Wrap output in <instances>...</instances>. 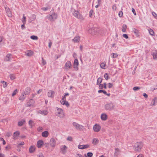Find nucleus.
Here are the masks:
<instances>
[{"instance_id": "nucleus-39", "label": "nucleus", "mask_w": 157, "mask_h": 157, "mask_svg": "<svg viewBox=\"0 0 157 157\" xmlns=\"http://www.w3.org/2000/svg\"><path fill=\"white\" fill-rule=\"evenodd\" d=\"M152 55L153 56V58L154 59H156L157 58V53H156V52H153L152 53Z\"/></svg>"}, {"instance_id": "nucleus-19", "label": "nucleus", "mask_w": 157, "mask_h": 157, "mask_svg": "<svg viewBox=\"0 0 157 157\" xmlns=\"http://www.w3.org/2000/svg\"><path fill=\"white\" fill-rule=\"evenodd\" d=\"M36 150V147L34 146H31L29 149V151L30 153H32L34 152Z\"/></svg>"}, {"instance_id": "nucleus-43", "label": "nucleus", "mask_w": 157, "mask_h": 157, "mask_svg": "<svg viewBox=\"0 0 157 157\" xmlns=\"http://www.w3.org/2000/svg\"><path fill=\"white\" fill-rule=\"evenodd\" d=\"M42 65H44L46 64V61L43 58H42Z\"/></svg>"}, {"instance_id": "nucleus-17", "label": "nucleus", "mask_w": 157, "mask_h": 157, "mask_svg": "<svg viewBox=\"0 0 157 157\" xmlns=\"http://www.w3.org/2000/svg\"><path fill=\"white\" fill-rule=\"evenodd\" d=\"M44 144V142L42 140L38 141L37 143L36 146L38 148L41 147Z\"/></svg>"}, {"instance_id": "nucleus-14", "label": "nucleus", "mask_w": 157, "mask_h": 157, "mask_svg": "<svg viewBox=\"0 0 157 157\" xmlns=\"http://www.w3.org/2000/svg\"><path fill=\"white\" fill-rule=\"evenodd\" d=\"M120 150L118 148H116L115 149L114 155L115 157H117L120 154Z\"/></svg>"}, {"instance_id": "nucleus-38", "label": "nucleus", "mask_w": 157, "mask_h": 157, "mask_svg": "<svg viewBox=\"0 0 157 157\" xmlns=\"http://www.w3.org/2000/svg\"><path fill=\"white\" fill-rule=\"evenodd\" d=\"M30 38L33 40H37L38 39V37L37 36L32 35L30 36Z\"/></svg>"}, {"instance_id": "nucleus-27", "label": "nucleus", "mask_w": 157, "mask_h": 157, "mask_svg": "<svg viewBox=\"0 0 157 157\" xmlns=\"http://www.w3.org/2000/svg\"><path fill=\"white\" fill-rule=\"evenodd\" d=\"M33 52L31 50H28L25 52V55L27 56H31L33 55Z\"/></svg>"}, {"instance_id": "nucleus-45", "label": "nucleus", "mask_w": 157, "mask_h": 157, "mask_svg": "<svg viewBox=\"0 0 157 157\" xmlns=\"http://www.w3.org/2000/svg\"><path fill=\"white\" fill-rule=\"evenodd\" d=\"M17 89H15L13 92V93L12 94V96H15L16 95V94H17Z\"/></svg>"}, {"instance_id": "nucleus-29", "label": "nucleus", "mask_w": 157, "mask_h": 157, "mask_svg": "<svg viewBox=\"0 0 157 157\" xmlns=\"http://www.w3.org/2000/svg\"><path fill=\"white\" fill-rule=\"evenodd\" d=\"M132 32L134 33L137 36L139 35V31L136 29L133 28L132 29Z\"/></svg>"}, {"instance_id": "nucleus-44", "label": "nucleus", "mask_w": 157, "mask_h": 157, "mask_svg": "<svg viewBox=\"0 0 157 157\" xmlns=\"http://www.w3.org/2000/svg\"><path fill=\"white\" fill-rule=\"evenodd\" d=\"M140 88L138 86H135L133 88V90L134 91H136L139 90Z\"/></svg>"}, {"instance_id": "nucleus-63", "label": "nucleus", "mask_w": 157, "mask_h": 157, "mask_svg": "<svg viewBox=\"0 0 157 157\" xmlns=\"http://www.w3.org/2000/svg\"><path fill=\"white\" fill-rule=\"evenodd\" d=\"M36 16L35 14H33L32 16V17L33 18V20H34L36 18Z\"/></svg>"}, {"instance_id": "nucleus-58", "label": "nucleus", "mask_w": 157, "mask_h": 157, "mask_svg": "<svg viewBox=\"0 0 157 157\" xmlns=\"http://www.w3.org/2000/svg\"><path fill=\"white\" fill-rule=\"evenodd\" d=\"M113 85L110 83H108V87L109 88H111L113 86Z\"/></svg>"}, {"instance_id": "nucleus-16", "label": "nucleus", "mask_w": 157, "mask_h": 157, "mask_svg": "<svg viewBox=\"0 0 157 157\" xmlns=\"http://www.w3.org/2000/svg\"><path fill=\"white\" fill-rule=\"evenodd\" d=\"M20 132L18 131L15 132L13 134V139L16 140L18 139L20 135Z\"/></svg>"}, {"instance_id": "nucleus-46", "label": "nucleus", "mask_w": 157, "mask_h": 157, "mask_svg": "<svg viewBox=\"0 0 157 157\" xmlns=\"http://www.w3.org/2000/svg\"><path fill=\"white\" fill-rule=\"evenodd\" d=\"M123 12L121 11H120L119 12L118 15L120 17H121L123 16Z\"/></svg>"}, {"instance_id": "nucleus-7", "label": "nucleus", "mask_w": 157, "mask_h": 157, "mask_svg": "<svg viewBox=\"0 0 157 157\" xmlns=\"http://www.w3.org/2000/svg\"><path fill=\"white\" fill-rule=\"evenodd\" d=\"M67 147L65 145H63L60 147V152L63 154L66 153Z\"/></svg>"}, {"instance_id": "nucleus-52", "label": "nucleus", "mask_w": 157, "mask_h": 157, "mask_svg": "<svg viewBox=\"0 0 157 157\" xmlns=\"http://www.w3.org/2000/svg\"><path fill=\"white\" fill-rule=\"evenodd\" d=\"M42 10L43 11H46L49 9V8L48 7H42L41 8Z\"/></svg>"}, {"instance_id": "nucleus-60", "label": "nucleus", "mask_w": 157, "mask_h": 157, "mask_svg": "<svg viewBox=\"0 0 157 157\" xmlns=\"http://www.w3.org/2000/svg\"><path fill=\"white\" fill-rule=\"evenodd\" d=\"M143 95L145 98H147L148 97L147 95L145 93H144L143 94Z\"/></svg>"}, {"instance_id": "nucleus-15", "label": "nucleus", "mask_w": 157, "mask_h": 157, "mask_svg": "<svg viewBox=\"0 0 157 157\" xmlns=\"http://www.w3.org/2000/svg\"><path fill=\"white\" fill-rule=\"evenodd\" d=\"M5 9L7 16L9 17H12V14L11 13V11L10 10V9L9 8L6 7Z\"/></svg>"}, {"instance_id": "nucleus-18", "label": "nucleus", "mask_w": 157, "mask_h": 157, "mask_svg": "<svg viewBox=\"0 0 157 157\" xmlns=\"http://www.w3.org/2000/svg\"><path fill=\"white\" fill-rule=\"evenodd\" d=\"M101 118L102 121H105L107 120L108 117L106 114L103 113L101 115Z\"/></svg>"}, {"instance_id": "nucleus-48", "label": "nucleus", "mask_w": 157, "mask_h": 157, "mask_svg": "<svg viewBox=\"0 0 157 157\" xmlns=\"http://www.w3.org/2000/svg\"><path fill=\"white\" fill-rule=\"evenodd\" d=\"M67 140L69 141H72V137L71 136H68L67 138Z\"/></svg>"}, {"instance_id": "nucleus-61", "label": "nucleus", "mask_w": 157, "mask_h": 157, "mask_svg": "<svg viewBox=\"0 0 157 157\" xmlns=\"http://www.w3.org/2000/svg\"><path fill=\"white\" fill-rule=\"evenodd\" d=\"M93 11L92 10H91L89 12V16L91 17L92 16Z\"/></svg>"}, {"instance_id": "nucleus-30", "label": "nucleus", "mask_w": 157, "mask_h": 157, "mask_svg": "<svg viewBox=\"0 0 157 157\" xmlns=\"http://www.w3.org/2000/svg\"><path fill=\"white\" fill-rule=\"evenodd\" d=\"M102 78L100 77L98 78L97 80V85H98L101 84L102 81Z\"/></svg>"}, {"instance_id": "nucleus-54", "label": "nucleus", "mask_w": 157, "mask_h": 157, "mask_svg": "<svg viewBox=\"0 0 157 157\" xmlns=\"http://www.w3.org/2000/svg\"><path fill=\"white\" fill-rule=\"evenodd\" d=\"M122 36L126 39H128V36L127 34H124Z\"/></svg>"}, {"instance_id": "nucleus-21", "label": "nucleus", "mask_w": 157, "mask_h": 157, "mask_svg": "<svg viewBox=\"0 0 157 157\" xmlns=\"http://www.w3.org/2000/svg\"><path fill=\"white\" fill-rule=\"evenodd\" d=\"M30 88L29 87H27L25 89V91L23 93H24L25 95H27L30 94Z\"/></svg>"}, {"instance_id": "nucleus-49", "label": "nucleus", "mask_w": 157, "mask_h": 157, "mask_svg": "<svg viewBox=\"0 0 157 157\" xmlns=\"http://www.w3.org/2000/svg\"><path fill=\"white\" fill-rule=\"evenodd\" d=\"M89 146L88 144H86L84 145H83V149L88 148L89 147Z\"/></svg>"}, {"instance_id": "nucleus-47", "label": "nucleus", "mask_w": 157, "mask_h": 157, "mask_svg": "<svg viewBox=\"0 0 157 157\" xmlns=\"http://www.w3.org/2000/svg\"><path fill=\"white\" fill-rule=\"evenodd\" d=\"M104 78L105 79L107 80L109 79V76L107 73H105L104 75Z\"/></svg>"}, {"instance_id": "nucleus-32", "label": "nucleus", "mask_w": 157, "mask_h": 157, "mask_svg": "<svg viewBox=\"0 0 157 157\" xmlns=\"http://www.w3.org/2000/svg\"><path fill=\"white\" fill-rule=\"evenodd\" d=\"M148 31L149 34L153 36L154 35V32L152 29H148Z\"/></svg>"}, {"instance_id": "nucleus-57", "label": "nucleus", "mask_w": 157, "mask_h": 157, "mask_svg": "<svg viewBox=\"0 0 157 157\" xmlns=\"http://www.w3.org/2000/svg\"><path fill=\"white\" fill-rule=\"evenodd\" d=\"M37 157H44L42 153H39L37 155Z\"/></svg>"}, {"instance_id": "nucleus-2", "label": "nucleus", "mask_w": 157, "mask_h": 157, "mask_svg": "<svg viewBox=\"0 0 157 157\" xmlns=\"http://www.w3.org/2000/svg\"><path fill=\"white\" fill-rule=\"evenodd\" d=\"M50 14L47 15L46 17L51 21H53L56 19L57 17V13L54 12V9H52L50 12Z\"/></svg>"}, {"instance_id": "nucleus-10", "label": "nucleus", "mask_w": 157, "mask_h": 157, "mask_svg": "<svg viewBox=\"0 0 157 157\" xmlns=\"http://www.w3.org/2000/svg\"><path fill=\"white\" fill-rule=\"evenodd\" d=\"M78 60L77 59H75L74 61L73 67L76 71H77L78 70Z\"/></svg>"}, {"instance_id": "nucleus-4", "label": "nucleus", "mask_w": 157, "mask_h": 157, "mask_svg": "<svg viewBox=\"0 0 157 157\" xmlns=\"http://www.w3.org/2000/svg\"><path fill=\"white\" fill-rule=\"evenodd\" d=\"M72 124L73 126L78 130L81 131L82 130L84 127L83 126L75 122H73Z\"/></svg>"}, {"instance_id": "nucleus-50", "label": "nucleus", "mask_w": 157, "mask_h": 157, "mask_svg": "<svg viewBox=\"0 0 157 157\" xmlns=\"http://www.w3.org/2000/svg\"><path fill=\"white\" fill-rule=\"evenodd\" d=\"M66 102V100H64L62 99L60 101V102L61 104L63 105H64L65 104Z\"/></svg>"}, {"instance_id": "nucleus-36", "label": "nucleus", "mask_w": 157, "mask_h": 157, "mask_svg": "<svg viewBox=\"0 0 157 157\" xmlns=\"http://www.w3.org/2000/svg\"><path fill=\"white\" fill-rule=\"evenodd\" d=\"M106 64L104 62H103L101 63L100 65V67L103 69H105V67Z\"/></svg>"}, {"instance_id": "nucleus-31", "label": "nucleus", "mask_w": 157, "mask_h": 157, "mask_svg": "<svg viewBox=\"0 0 157 157\" xmlns=\"http://www.w3.org/2000/svg\"><path fill=\"white\" fill-rule=\"evenodd\" d=\"M127 28V26L126 25H122V32H125L126 31V29Z\"/></svg>"}, {"instance_id": "nucleus-41", "label": "nucleus", "mask_w": 157, "mask_h": 157, "mask_svg": "<svg viewBox=\"0 0 157 157\" xmlns=\"http://www.w3.org/2000/svg\"><path fill=\"white\" fill-rule=\"evenodd\" d=\"M112 54L113 56L112 57L113 58H117L118 57V55L117 53H112Z\"/></svg>"}, {"instance_id": "nucleus-64", "label": "nucleus", "mask_w": 157, "mask_h": 157, "mask_svg": "<svg viewBox=\"0 0 157 157\" xmlns=\"http://www.w3.org/2000/svg\"><path fill=\"white\" fill-rule=\"evenodd\" d=\"M152 15L155 17L157 16V14L154 12H152Z\"/></svg>"}, {"instance_id": "nucleus-12", "label": "nucleus", "mask_w": 157, "mask_h": 157, "mask_svg": "<svg viewBox=\"0 0 157 157\" xmlns=\"http://www.w3.org/2000/svg\"><path fill=\"white\" fill-rule=\"evenodd\" d=\"M65 68L67 70H68L71 68V63L69 61H67L65 64Z\"/></svg>"}, {"instance_id": "nucleus-37", "label": "nucleus", "mask_w": 157, "mask_h": 157, "mask_svg": "<svg viewBox=\"0 0 157 157\" xmlns=\"http://www.w3.org/2000/svg\"><path fill=\"white\" fill-rule=\"evenodd\" d=\"M10 77L11 80H13L15 78V76L14 74H10Z\"/></svg>"}, {"instance_id": "nucleus-53", "label": "nucleus", "mask_w": 157, "mask_h": 157, "mask_svg": "<svg viewBox=\"0 0 157 157\" xmlns=\"http://www.w3.org/2000/svg\"><path fill=\"white\" fill-rule=\"evenodd\" d=\"M78 147L79 149H83V145H81L79 144L78 145Z\"/></svg>"}, {"instance_id": "nucleus-34", "label": "nucleus", "mask_w": 157, "mask_h": 157, "mask_svg": "<svg viewBox=\"0 0 157 157\" xmlns=\"http://www.w3.org/2000/svg\"><path fill=\"white\" fill-rule=\"evenodd\" d=\"M22 22L24 24H25L26 23V17L25 16V14L23 15V17L21 20Z\"/></svg>"}, {"instance_id": "nucleus-9", "label": "nucleus", "mask_w": 157, "mask_h": 157, "mask_svg": "<svg viewBox=\"0 0 157 157\" xmlns=\"http://www.w3.org/2000/svg\"><path fill=\"white\" fill-rule=\"evenodd\" d=\"M93 129L95 132H98L101 129V126L99 124H96L93 126Z\"/></svg>"}, {"instance_id": "nucleus-42", "label": "nucleus", "mask_w": 157, "mask_h": 157, "mask_svg": "<svg viewBox=\"0 0 157 157\" xmlns=\"http://www.w3.org/2000/svg\"><path fill=\"white\" fill-rule=\"evenodd\" d=\"M1 82H2L3 84V86L4 88H5L7 86V83L6 82L3 81Z\"/></svg>"}, {"instance_id": "nucleus-6", "label": "nucleus", "mask_w": 157, "mask_h": 157, "mask_svg": "<svg viewBox=\"0 0 157 157\" xmlns=\"http://www.w3.org/2000/svg\"><path fill=\"white\" fill-rule=\"evenodd\" d=\"M56 115L61 118H63L64 115L63 110L60 108H58L57 110Z\"/></svg>"}, {"instance_id": "nucleus-51", "label": "nucleus", "mask_w": 157, "mask_h": 157, "mask_svg": "<svg viewBox=\"0 0 157 157\" xmlns=\"http://www.w3.org/2000/svg\"><path fill=\"white\" fill-rule=\"evenodd\" d=\"M99 85V89H103L104 88L103 84H100Z\"/></svg>"}, {"instance_id": "nucleus-55", "label": "nucleus", "mask_w": 157, "mask_h": 157, "mask_svg": "<svg viewBox=\"0 0 157 157\" xmlns=\"http://www.w3.org/2000/svg\"><path fill=\"white\" fill-rule=\"evenodd\" d=\"M155 98H154L153 100H152V102L151 103V105H154L155 104Z\"/></svg>"}, {"instance_id": "nucleus-13", "label": "nucleus", "mask_w": 157, "mask_h": 157, "mask_svg": "<svg viewBox=\"0 0 157 157\" xmlns=\"http://www.w3.org/2000/svg\"><path fill=\"white\" fill-rule=\"evenodd\" d=\"M55 92L53 90H49L48 92V96L49 97L53 98L54 96Z\"/></svg>"}, {"instance_id": "nucleus-62", "label": "nucleus", "mask_w": 157, "mask_h": 157, "mask_svg": "<svg viewBox=\"0 0 157 157\" xmlns=\"http://www.w3.org/2000/svg\"><path fill=\"white\" fill-rule=\"evenodd\" d=\"M132 13H133L134 15H136V13H135V9L134 8H132Z\"/></svg>"}, {"instance_id": "nucleus-59", "label": "nucleus", "mask_w": 157, "mask_h": 157, "mask_svg": "<svg viewBox=\"0 0 157 157\" xmlns=\"http://www.w3.org/2000/svg\"><path fill=\"white\" fill-rule=\"evenodd\" d=\"M50 42L48 44V47L50 48H51V45L52 44V42L51 40H50Z\"/></svg>"}, {"instance_id": "nucleus-5", "label": "nucleus", "mask_w": 157, "mask_h": 157, "mask_svg": "<svg viewBox=\"0 0 157 157\" xmlns=\"http://www.w3.org/2000/svg\"><path fill=\"white\" fill-rule=\"evenodd\" d=\"M73 14L75 17L78 19H79L82 20H83L84 19L83 17L78 11L74 10V12L73 13Z\"/></svg>"}, {"instance_id": "nucleus-3", "label": "nucleus", "mask_w": 157, "mask_h": 157, "mask_svg": "<svg viewBox=\"0 0 157 157\" xmlns=\"http://www.w3.org/2000/svg\"><path fill=\"white\" fill-rule=\"evenodd\" d=\"M115 105L112 102L107 103L104 106L105 109L107 111H111L115 109Z\"/></svg>"}, {"instance_id": "nucleus-33", "label": "nucleus", "mask_w": 157, "mask_h": 157, "mask_svg": "<svg viewBox=\"0 0 157 157\" xmlns=\"http://www.w3.org/2000/svg\"><path fill=\"white\" fill-rule=\"evenodd\" d=\"M33 101V100L32 99H31L29 101L27 102L26 103V106L28 107L31 106L32 105V104L31 103V101Z\"/></svg>"}, {"instance_id": "nucleus-25", "label": "nucleus", "mask_w": 157, "mask_h": 157, "mask_svg": "<svg viewBox=\"0 0 157 157\" xmlns=\"http://www.w3.org/2000/svg\"><path fill=\"white\" fill-rule=\"evenodd\" d=\"M49 135V133L48 131H45L42 132L41 134L42 136L44 137H47Z\"/></svg>"}, {"instance_id": "nucleus-1", "label": "nucleus", "mask_w": 157, "mask_h": 157, "mask_svg": "<svg viewBox=\"0 0 157 157\" xmlns=\"http://www.w3.org/2000/svg\"><path fill=\"white\" fill-rule=\"evenodd\" d=\"M143 146V143L140 141L136 142L133 146V148L134 151L136 152H140Z\"/></svg>"}, {"instance_id": "nucleus-56", "label": "nucleus", "mask_w": 157, "mask_h": 157, "mask_svg": "<svg viewBox=\"0 0 157 157\" xmlns=\"http://www.w3.org/2000/svg\"><path fill=\"white\" fill-rule=\"evenodd\" d=\"M11 133L10 132H7L6 134V136L7 137H9L11 136Z\"/></svg>"}, {"instance_id": "nucleus-35", "label": "nucleus", "mask_w": 157, "mask_h": 157, "mask_svg": "<svg viewBox=\"0 0 157 157\" xmlns=\"http://www.w3.org/2000/svg\"><path fill=\"white\" fill-rule=\"evenodd\" d=\"M93 155V153L92 152H88L87 154V156H86V155H85V156L86 157H92Z\"/></svg>"}, {"instance_id": "nucleus-23", "label": "nucleus", "mask_w": 157, "mask_h": 157, "mask_svg": "<svg viewBox=\"0 0 157 157\" xmlns=\"http://www.w3.org/2000/svg\"><path fill=\"white\" fill-rule=\"evenodd\" d=\"M12 56L10 54H8L6 57L4 58V60L5 61H8L10 60L11 59V56Z\"/></svg>"}, {"instance_id": "nucleus-24", "label": "nucleus", "mask_w": 157, "mask_h": 157, "mask_svg": "<svg viewBox=\"0 0 157 157\" xmlns=\"http://www.w3.org/2000/svg\"><path fill=\"white\" fill-rule=\"evenodd\" d=\"M38 113L44 115H46L48 113V112L46 110H40L39 111H38Z\"/></svg>"}, {"instance_id": "nucleus-11", "label": "nucleus", "mask_w": 157, "mask_h": 157, "mask_svg": "<svg viewBox=\"0 0 157 157\" xmlns=\"http://www.w3.org/2000/svg\"><path fill=\"white\" fill-rule=\"evenodd\" d=\"M49 143L51 146L52 147H54L56 146V142L55 139L52 138L51 139Z\"/></svg>"}, {"instance_id": "nucleus-40", "label": "nucleus", "mask_w": 157, "mask_h": 157, "mask_svg": "<svg viewBox=\"0 0 157 157\" xmlns=\"http://www.w3.org/2000/svg\"><path fill=\"white\" fill-rule=\"evenodd\" d=\"M33 121L30 120L29 121V124L31 128L33 127Z\"/></svg>"}, {"instance_id": "nucleus-20", "label": "nucleus", "mask_w": 157, "mask_h": 157, "mask_svg": "<svg viewBox=\"0 0 157 157\" xmlns=\"http://www.w3.org/2000/svg\"><path fill=\"white\" fill-rule=\"evenodd\" d=\"M26 95H25L24 94V93L22 92L20 96L19 97V100L21 101H23L25 98Z\"/></svg>"}, {"instance_id": "nucleus-8", "label": "nucleus", "mask_w": 157, "mask_h": 157, "mask_svg": "<svg viewBox=\"0 0 157 157\" xmlns=\"http://www.w3.org/2000/svg\"><path fill=\"white\" fill-rule=\"evenodd\" d=\"M97 31V29L94 27H92L90 28L88 32L89 33L92 34H97L96 31Z\"/></svg>"}, {"instance_id": "nucleus-28", "label": "nucleus", "mask_w": 157, "mask_h": 157, "mask_svg": "<svg viewBox=\"0 0 157 157\" xmlns=\"http://www.w3.org/2000/svg\"><path fill=\"white\" fill-rule=\"evenodd\" d=\"M25 122V119H22L21 121L18 122V125L19 126H22Z\"/></svg>"}, {"instance_id": "nucleus-22", "label": "nucleus", "mask_w": 157, "mask_h": 157, "mask_svg": "<svg viewBox=\"0 0 157 157\" xmlns=\"http://www.w3.org/2000/svg\"><path fill=\"white\" fill-rule=\"evenodd\" d=\"M72 41L74 43H78L80 41V37L78 36H76L72 39Z\"/></svg>"}, {"instance_id": "nucleus-26", "label": "nucleus", "mask_w": 157, "mask_h": 157, "mask_svg": "<svg viewBox=\"0 0 157 157\" xmlns=\"http://www.w3.org/2000/svg\"><path fill=\"white\" fill-rule=\"evenodd\" d=\"M99 143V140L97 138H94L93 139L92 143L94 145L97 144Z\"/></svg>"}]
</instances>
